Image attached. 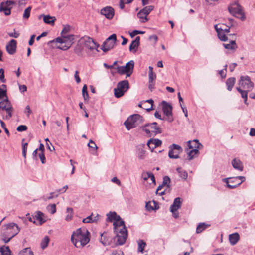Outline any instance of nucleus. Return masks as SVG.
Segmentation results:
<instances>
[{"label":"nucleus","instance_id":"aec40b11","mask_svg":"<svg viewBox=\"0 0 255 255\" xmlns=\"http://www.w3.org/2000/svg\"><path fill=\"white\" fill-rule=\"evenodd\" d=\"M101 14L108 19H112L114 14V9L111 7H106L101 10Z\"/></svg>","mask_w":255,"mask_h":255},{"label":"nucleus","instance_id":"dca6fc26","mask_svg":"<svg viewBox=\"0 0 255 255\" xmlns=\"http://www.w3.org/2000/svg\"><path fill=\"white\" fill-rule=\"evenodd\" d=\"M181 198L180 197H177L174 199L173 203L170 206V211L172 213L173 216L175 218H177L179 217L177 210L181 207Z\"/></svg>","mask_w":255,"mask_h":255},{"label":"nucleus","instance_id":"6e6d98bb","mask_svg":"<svg viewBox=\"0 0 255 255\" xmlns=\"http://www.w3.org/2000/svg\"><path fill=\"white\" fill-rule=\"evenodd\" d=\"M117 72L120 74H126L127 75L126 70H125L124 66H118L117 67Z\"/></svg>","mask_w":255,"mask_h":255},{"label":"nucleus","instance_id":"72a5a7b5","mask_svg":"<svg viewBox=\"0 0 255 255\" xmlns=\"http://www.w3.org/2000/svg\"><path fill=\"white\" fill-rule=\"evenodd\" d=\"M236 79L234 77L228 78L226 81V85L227 86V89L229 91H231L233 87L234 86L235 83Z\"/></svg>","mask_w":255,"mask_h":255},{"label":"nucleus","instance_id":"0eeeda50","mask_svg":"<svg viewBox=\"0 0 255 255\" xmlns=\"http://www.w3.org/2000/svg\"><path fill=\"white\" fill-rule=\"evenodd\" d=\"M142 122V117L139 114L130 116L124 122L127 129L130 130L139 125Z\"/></svg>","mask_w":255,"mask_h":255},{"label":"nucleus","instance_id":"774afa93","mask_svg":"<svg viewBox=\"0 0 255 255\" xmlns=\"http://www.w3.org/2000/svg\"><path fill=\"white\" fill-rule=\"evenodd\" d=\"M111 181L113 183H116L119 186H120L121 184V181L116 177H114L111 179Z\"/></svg>","mask_w":255,"mask_h":255},{"label":"nucleus","instance_id":"2f4dec72","mask_svg":"<svg viewBox=\"0 0 255 255\" xmlns=\"http://www.w3.org/2000/svg\"><path fill=\"white\" fill-rule=\"evenodd\" d=\"M199 153V150L197 149H189L187 151L188 159L189 160L193 159L196 157V155Z\"/></svg>","mask_w":255,"mask_h":255},{"label":"nucleus","instance_id":"c03bdc74","mask_svg":"<svg viewBox=\"0 0 255 255\" xmlns=\"http://www.w3.org/2000/svg\"><path fill=\"white\" fill-rule=\"evenodd\" d=\"M59 194L58 193V192H57V190H56L55 192L50 193L49 196H46H46H44L43 197V199L44 201H47V200H50V199H53L54 197H58Z\"/></svg>","mask_w":255,"mask_h":255},{"label":"nucleus","instance_id":"338daca9","mask_svg":"<svg viewBox=\"0 0 255 255\" xmlns=\"http://www.w3.org/2000/svg\"><path fill=\"white\" fill-rule=\"evenodd\" d=\"M110 255H124V254L121 250H115Z\"/></svg>","mask_w":255,"mask_h":255},{"label":"nucleus","instance_id":"2eb2a0df","mask_svg":"<svg viewBox=\"0 0 255 255\" xmlns=\"http://www.w3.org/2000/svg\"><path fill=\"white\" fill-rule=\"evenodd\" d=\"M182 151L181 147L178 145L173 144L169 147L168 156L172 159H177L179 157V154Z\"/></svg>","mask_w":255,"mask_h":255},{"label":"nucleus","instance_id":"e433bc0d","mask_svg":"<svg viewBox=\"0 0 255 255\" xmlns=\"http://www.w3.org/2000/svg\"><path fill=\"white\" fill-rule=\"evenodd\" d=\"M19 255H34L30 248H25L19 253Z\"/></svg>","mask_w":255,"mask_h":255},{"label":"nucleus","instance_id":"603ef678","mask_svg":"<svg viewBox=\"0 0 255 255\" xmlns=\"http://www.w3.org/2000/svg\"><path fill=\"white\" fill-rule=\"evenodd\" d=\"M31 7L30 6H29L24 11V13L23 15V17L24 19H28L30 14V11H31Z\"/></svg>","mask_w":255,"mask_h":255},{"label":"nucleus","instance_id":"473e14b6","mask_svg":"<svg viewBox=\"0 0 255 255\" xmlns=\"http://www.w3.org/2000/svg\"><path fill=\"white\" fill-rule=\"evenodd\" d=\"M236 89L240 93L241 97L244 99V103L247 104L248 91H249L246 89H242L240 87H237Z\"/></svg>","mask_w":255,"mask_h":255},{"label":"nucleus","instance_id":"69168bd1","mask_svg":"<svg viewBox=\"0 0 255 255\" xmlns=\"http://www.w3.org/2000/svg\"><path fill=\"white\" fill-rule=\"evenodd\" d=\"M74 77L77 83H79L81 81V79L79 76V72L78 71L75 72Z\"/></svg>","mask_w":255,"mask_h":255},{"label":"nucleus","instance_id":"c9c22d12","mask_svg":"<svg viewBox=\"0 0 255 255\" xmlns=\"http://www.w3.org/2000/svg\"><path fill=\"white\" fill-rule=\"evenodd\" d=\"M149 83L154 82L156 79V75L153 71V67L152 66L149 67Z\"/></svg>","mask_w":255,"mask_h":255},{"label":"nucleus","instance_id":"7ed1b4c3","mask_svg":"<svg viewBox=\"0 0 255 255\" xmlns=\"http://www.w3.org/2000/svg\"><path fill=\"white\" fill-rule=\"evenodd\" d=\"M89 232L85 228H79L74 231L71 235V240L78 248L83 247L89 241Z\"/></svg>","mask_w":255,"mask_h":255},{"label":"nucleus","instance_id":"4d7b16f0","mask_svg":"<svg viewBox=\"0 0 255 255\" xmlns=\"http://www.w3.org/2000/svg\"><path fill=\"white\" fill-rule=\"evenodd\" d=\"M38 157L42 164H44L46 162V158L44 152H39L38 153Z\"/></svg>","mask_w":255,"mask_h":255},{"label":"nucleus","instance_id":"412c9836","mask_svg":"<svg viewBox=\"0 0 255 255\" xmlns=\"http://www.w3.org/2000/svg\"><path fill=\"white\" fill-rule=\"evenodd\" d=\"M162 144V141L158 139H150L147 142L148 147L153 150L157 147L160 146Z\"/></svg>","mask_w":255,"mask_h":255},{"label":"nucleus","instance_id":"bf43d9fd","mask_svg":"<svg viewBox=\"0 0 255 255\" xmlns=\"http://www.w3.org/2000/svg\"><path fill=\"white\" fill-rule=\"evenodd\" d=\"M88 146L89 148H94L96 150L98 149V147L97 146L96 144L92 140H90L89 143L88 144Z\"/></svg>","mask_w":255,"mask_h":255},{"label":"nucleus","instance_id":"37998d69","mask_svg":"<svg viewBox=\"0 0 255 255\" xmlns=\"http://www.w3.org/2000/svg\"><path fill=\"white\" fill-rule=\"evenodd\" d=\"M44 216L43 213L40 211L36 213L35 217L40 222V224L45 222V220L43 219Z\"/></svg>","mask_w":255,"mask_h":255},{"label":"nucleus","instance_id":"864d4df0","mask_svg":"<svg viewBox=\"0 0 255 255\" xmlns=\"http://www.w3.org/2000/svg\"><path fill=\"white\" fill-rule=\"evenodd\" d=\"M142 108L149 111L152 109V106L148 105V103L146 102L142 101Z\"/></svg>","mask_w":255,"mask_h":255},{"label":"nucleus","instance_id":"a18cd8bd","mask_svg":"<svg viewBox=\"0 0 255 255\" xmlns=\"http://www.w3.org/2000/svg\"><path fill=\"white\" fill-rule=\"evenodd\" d=\"M82 95L85 101L88 100L89 95L87 92V87L86 85H84L82 88Z\"/></svg>","mask_w":255,"mask_h":255},{"label":"nucleus","instance_id":"6e6552de","mask_svg":"<svg viewBox=\"0 0 255 255\" xmlns=\"http://www.w3.org/2000/svg\"><path fill=\"white\" fill-rule=\"evenodd\" d=\"M224 24H216L214 28L217 33L219 39L222 41H227L228 40L227 34L230 32V26H228V29H224Z\"/></svg>","mask_w":255,"mask_h":255},{"label":"nucleus","instance_id":"bb28decb","mask_svg":"<svg viewBox=\"0 0 255 255\" xmlns=\"http://www.w3.org/2000/svg\"><path fill=\"white\" fill-rule=\"evenodd\" d=\"M223 46L226 49L232 50L233 52L236 51L237 49V45L235 40H231L228 44H223Z\"/></svg>","mask_w":255,"mask_h":255},{"label":"nucleus","instance_id":"a878e982","mask_svg":"<svg viewBox=\"0 0 255 255\" xmlns=\"http://www.w3.org/2000/svg\"><path fill=\"white\" fill-rule=\"evenodd\" d=\"M84 46L82 42L81 39L78 41L77 44L74 48V52L79 56H82L84 50Z\"/></svg>","mask_w":255,"mask_h":255},{"label":"nucleus","instance_id":"393cba45","mask_svg":"<svg viewBox=\"0 0 255 255\" xmlns=\"http://www.w3.org/2000/svg\"><path fill=\"white\" fill-rule=\"evenodd\" d=\"M140 37L137 36L135 40L132 41L129 45V50L130 51L136 52L137 50L138 47L139 45Z\"/></svg>","mask_w":255,"mask_h":255},{"label":"nucleus","instance_id":"79ce46f5","mask_svg":"<svg viewBox=\"0 0 255 255\" xmlns=\"http://www.w3.org/2000/svg\"><path fill=\"white\" fill-rule=\"evenodd\" d=\"M124 93V91H122L118 86H117V88L114 89V95L116 98H120L122 97Z\"/></svg>","mask_w":255,"mask_h":255},{"label":"nucleus","instance_id":"f704fd0d","mask_svg":"<svg viewBox=\"0 0 255 255\" xmlns=\"http://www.w3.org/2000/svg\"><path fill=\"white\" fill-rule=\"evenodd\" d=\"M176 171L180 178L184 180H186L187 179L188 177V173L185 170H183L181 167H178L176 169Z\"/></svg>","mask_w":255,"mask_h":255},{"label":"nucleus","instance_id":"c756f323","mask_svg":"<svg viewBox=\"0 0 255 255\" xmlns=\"http://www.w3.org/2000/svg\"><path fill=\"white\" fill-rule=\"evenodd\" d=\"M55 20V17H52L49 15H43V21L46 24L53 25Z\"/></svg>","mask_w":255,"mask_h":255},{"label":"nucleus","instance_id":"c85d7f7f","mask_svg":"<svg viewBox=\"0 0 255 255\" xmlns=\"http://www.w3.org/2000/svg\"><path fill=\"white\" fill-rule=\"evenodd\" d=\"M239 235L237 233L230 235L229 237L230 242L233 245H235L237 243L239 240Z\"/></svg>","mask_w":255,"mask_h":255},{"label":"nucleus","instance_id":"ddd939ff","mask_svg":"<svg viewBox=\"0 0 255 255\" xmlns=\"http://www.w3.org/2000/svg\"><path fill=\"white\" fill-rule=\"evenodd\" d=\"M81 42L84 44L85 48L91 50L96 49L98 51L97 48L99 47V45L90 37L85 36L82 37L81 38Z\"/></svg>","mask_w":255,"mask_h":255},{"label":"nucleus","instance_id":"9b49d317","mask_svg":"<svg viewBox=\"0 0 255 255\" xmlns=\"http://www.w3.org/2000/svg\"><path fill=\"white\" fill-rule=\"evenodd\" d=\"M143 130L147 134L153 133L155 134L161 133L160 128L157 126L156 122L146 124L143 127Z\"/></svg>","mask_w":255,"mask_h":255},{"label":"nucleus","instance_id":"a211bd4d","mask_svg":"<svg viewBox=\"0 0 255 255\" xmlns=\"http://www.w3.org/2000/svg\"><path fill=\"white\" fill-rule=\"evenodd\" d=\"M163 112L168 118V121L172 122L173 121V118L172 117V107L171 105L167 103V102L163 101V107H162Z\"/></svg>","mask_w":255,"mask_h":255},{"label":"nucleus","instance_id":"de8ad7c7","mask_svg":"<svg viewBox=\"0 0 255 255\" xmlns=\"http://www.w3.org/2000/svg\"><path fill=\"white\" fill-rule=\"evenodd\" d=\"M137 154L139 159H144L145 157V151L142 148H139L138 149Z\"/></svg>","mask_w":255,"mask_h":255},{"label":"nucleus","instance_id":"4468645a","mask_svg":"<svg viewBox=\"0 0 255 255\" xmlns=\"http://www.w3.org/2000/svg\"><path fill=\"white\" fill-rule=\"evenodd\" d=\"M239 85L240 88L242 87V89L248 91L251 90L254 87V84L248 76H241L239 82Z\"/></svg>","mask_w":255,"mask_h":255},{"label":"nucleus","instance_id":"58836bf2","mask_svg":"<svg viewBox=\"0 0 255 255\" xmlns=\"http://www.w3.org/2000/svg\"><path fill=\"white\" fill-rule=\"evenodd\" d=\"M209 226L208 225L204 223H200L197 227L196 233H200Z\"/></svg>","mask_w":255,"mask_h":255},{"label":"nucleus","instance_id":"ea45409f","mask_svg":"<svg viewBox=\"0 0 255 255\" xmlns=\"http://www.w3.org/2000/svg\"><path fill=\"white\" fill-rule=\"evenodd\" d=\"M49 240H50L48 236H46L44 237L41 242V247L42 249H44L47 247L49 242Z\"/></svg>","mask_w":255,"mask_h":255},{"label":"nucleus","instance_id":"09e8293b","mask_svg":"<svg viewBox=\"0 0 255 255\" xmlns=\"http://www.w3.org/2000/svg\"><path fill=\"white\" fill-rule=\"evenodd\" d=\"M137 17L142 23L146 22L148 20L146 15L140 11L137 13Z\"/></svg>","mask_w":255,"mask_h":255},{"label":"nucleus","instance_id":"f257e3e1","mask_svg":"<svg viewBox=\"0 0 255 255\" xmlns=\"http://www.w3.org/2000/svg\"><path fill=\"white\" fill-rule=\"evenodd\" d=\"M107 220L109 221H114L113 225L114 231L117 238L118 244H124L128 237V231L125 227L124 222L115 212H110L107 214Z\"/></svg>","mask_w":255,"mask_h":255},{"label":"nucleus","instance_id":"5701e85b","mask_svg":"<svg viewBox=\"0 0 255 255\" xmlns=\"http://www.w3.org/2000/svg\"><path fill=\"white\" fill-rule=\"evenodd\" d=\"M188 146L189 149H197L199 150L202 147V145L197 140H194L193 141H189L188 142Z\"/></svg>","mask_w":255,"mask_h":255},{"label":"nucleus","instance_id":"4c0bfd02","mask_svg":"<svg viewBox=\"0 0 255 255\" xmlns=\"http://www.w3.org/2000/svg\"><path fill=\"white\" fill-rule=\"evenodd\" d=\"M6 85L2 84L0 87V99L6 97Z\"/></svg>","mask_w":255,"mask_h":255},{"label":"nucleus","instance_id":"f03ea898","mask_svg":"<svg viewBox=\"0 0 255 255\" xmlns=\"http://www.w3.org/2000/svg\"><path fill=\"white\" fill-rule=\"evenodd\" d=\"M70 27L68 25L64 26L61 31V36L57 37L50 41L54 44L55 47L60 50L66 51L69 49L74 42V35L69 34Z\"/></svg>","mask_w":255,"mask_h":255},{"label":"nucleus","instance_id":"9d476101","mask_svg":"<svg viewBox=\"0 0 255 255\" xmlns=\"http://www.w3.org/2000/svg\"><path fill=\"white\" fill-rule=\"evenodd\" d=\"M245 180V177L244 176H237L226 179L225 180L229 188L234 189L239 186Z\"/></svg>","mask_w":255,"mask_h":255},{"label":"nucleus","instance_id":"3c124183","mask_svg":"<svg viewBox=\"0 0 255 255\" xmlns=\"http://www.w3.org/2000/svg\"><path fill=\"white\" fill-rule=\"evenodd\" d=\"M133 0H120L119 7L121 9H123L125 4L131 3Z\"/></svg>","mask_w":255,"mask_h":255},{"label":"nucleus","instance_id":"f3484780","mask_svg":"<svg viewBox=\"0 0 255 255\" xmlns=\"http://www.w3.org/2000/svg\"><path fill=\"white\" fill-rule=\"evenodd\" d=\"M141 178L144 181H147L148 179H150L151 182H149V184L152 187H154L156 185L155 177L151 172L143 171L141 174ZM143 183L145 184V182Z\"/></svg>","mask_w":255,"mask_h":255},{"label":"nucleus","instance_id":"39448f33","mask_svg":"<svg viewBox=\"0 0 255 255\" xmlns=\"http://www.w3.org/2000/svg\"><path fill=\"white\" fill-rule=\"evenodd\" d=\"M13 112V108L7 98L0 102V114L2 116L3 119H10Z\"/></svg>","mask_w":255,"mask_h":255},{"label":"nucleus","instance_id":"6ab92c4d","mask_svg":"<svg viewBox=\"0 0 255 255\" xmlns=\"http://www.w3.org/2000/svg\"><path fill=\"white\" fill-rule=\"evenodd\" d=\"M16 41L11 39L6 45V48L7 52L11 55L14 54L16 49Z\"/></svg>","mask_w":255,"mask_h":255},{"label":"nucleus","instance_id":"cd10ccee","mask_svg":"<svg viewBox=\"0 0 255 255\" xmlns=\"http://www.w3.org/2000/svg\"><path fill=\"white\" fill-rule=\"evenodd\" d=\"M117 86L125 93L129 88V83L128 80H123L119 82Z\"/></svg>","mask_w":255,"mask_h":255},{"label":"nucleus","instance_id":"b1692460","mask_svg":"<svg viewBox=\"0 0 255 255\" xmlns=\"http://www.w3.org/2000/svg\"><path fill=\"white\" fill-rule=\"evenodd\" d=\"M232 165L233 168L240 171L243 170V165L242 162L238 158H234L232 161Z\"/></svg>","mask_w":255,"mask_h":255},{"label":"nucleus","instance_id":"423d86ee","mask_svg":"<svg viewBox=\"0 0 255 255\" xmlns=\"http://www.w3.org/2000/svg\"><path fill=\"white\" fill-rule=\"evenodd\" d=\"M228 9L229 13L234 17L244 21L246 19L244 12L242 6L238 1H234L228 5Z\"/></svg>","mask_w":255,"mask_h":255},{"label":"nucleus","instance_id":"13d9d810","mask_svg":"<svg viewBox=\"0 0 255 255\" xmlns=\"http://www.w3.org/2000/svg\"><path fill=\"white\" fill-rule=\"evenodd\" d=\"M27 129V127L25 125H20L17 128V130L19 132L25 131Z\"/></svg>","mask_w":255,"mask_h":255},{"label":"nucleus","instance_id":"e2e57ef3","mask_svg":"<svg viewBox=\"0 0 255 255\" xmlns=\"http://www.w3.org/2000/svg\"><path fill=\"white\" fill-rule=\"evenodd\" d=\"M28 144L25 143L22 145V154L24 158L26 157V150Z\"/></svg>","mask_w":255,"mask_h":255},{"label":"nucleus","instance_id":"5fc2aeb1","mask_svg":"<svg viewBox=\"0 0 255 255\" xmlns=\"http://www.w3.org/2000/svg\"><path fill=\"white\" fill-rule=\"evenodd\" d=\"M0 80L2 83H5L6 82V79L4 77V71L3 68L0 69Z\"/></svg>","mask_w":255,"mask_h":255},{"label":"nucleus","instance_id":"4be33fe9","mask_svg":"<svg viewBox=\"0 0 255 255\" xmlns=\"http://www.w3.org/2000/svg\"><path fill=\"white\" fill-rule=\"evenodd\" d=\"M134 65V61L133 60H131L124 66V68L125 70H126L127 71V77H129L132 73Z\"/></svg>","mask_w":255,"mask_h":255},{"label":"nucleus","instance_id":"20e7f679","mask_svg":"<svg viewBox=\"0 0 255 255\" xmlns=\"http://www.w3.org/2000/svg\"><path fill=\"white\" fill-rule=\"evenodd\" d=\"M4 231L2 234V239L7 243L16 235L20 231V228L15 223H10L5 225Z\"/></svg>","mask_w":255,"mask_h":255},{"label":"nucleus","instance_id":"680f3d73","mask_svg":"<svg viewBox=\"0 0 255 255\" xmlns=\"http://www.w3.org/2000/svg\"><path fill=\"white\" fill-rule=\"evenodd\" d=\"M144 33V32L135 30L130 33V35L131 37H133L134 36L138 34H143Z\"/></svg>","mask_w":255,"mask_h":255},{"label":"nucleus","instance_id":"052dcab7","mask_svg":"<svg viewBox=\"0 0 255 255\" xmlns=\"http://www.w3.org/2000/svg\"><path fill=\"white\" fill-rule=\"evenodd\" d=\"M170 182V179L168 176H165L163 178V185L168 186Z\"/></svg>","mask_w":255,"mask_h":255},{"label":"nucleus","instance_id":"0e129e2a","mask_svg":"<svg viewBox=\"0 0 255 255\" xmlns=\"http://www.w3.org/2000/svg\"><path fill=\"white\" fill-rule=\"evenodd\" d=\"M24 113H26L27 117H29V115L30 114H31L32 111L29 105L26 106L25 107Z\"/></svg>","mask_w":255,"mask_h":255},{"label":"nucleus","instance_id":"8fccbe9b","mask_svg":"<svg viewBox=\"0 0 255 255\" xmlns=\"http://www.w3.org/2000/svg\"><path fill=\"white\" fill-rule=\"evenodd\" d=\"M46 208L47 211L52 214H54L56 211V205L55 204L48 205Z\"/></svg>","mask_w":255,"mask_h":255},{"label":"nucleus","instance_id":"49530a36","mask_svg":"<svg viewBox=\"0 0 255 255\" xmlns=\"http://www.w3.org/2000/svg\"><path fill=\"white\" fill-rule=\"evenodd\" d=\"M154 7L152 5H149L145 7L142 10H140L141 12H142L144 13L146 16L149 14V13L153 9Z\"/></svg>","mask_w":255,"mask_h":255},{"label":"nucleus","instance_id":"1a4fd4ad","mask_svg":"<svg viewBox=\"0 0 255 255\" xmlns=\"http://www.w3.org/2000/svg\"><path fill=\"white\" fill-rule=\"evenodd\" d=\"M117 38L116 35L113 34L110 35L102 45L101 49L106 52L114 47Z\"/></svg>","mask_w":255,"mask_h":255},{"label":"nucleus","instance_id":"7c9ffc66","mask_svg":"<svg viewBox=\"0 0 255 255\" xmlns=\"http://www.w3.org/2000/svg\"><path fill=\"white\" fill-rule=\"evenodd\" d=\"M99 218V215H97V216L95 217H93V214H92L90 216H88L87 217L83 219V222L84 223H89L92 222H96Z\"/></svg>","mask_w":255,"mask_h":255},{"label":"nucleus","instance_id":"a19ab883","mask_svg":"<svg viewBox=\"0 0 255 255\" xmlns=\"http://www.w3.org/2000/svg\"><path fill=\"white\" fill-rule=\"evenodd\" d=\"M146 245V243L143 240H139L138 241V251L142 253Z\"/></svg>","mask_w":255,"mask_h":255},{"label":"nucleus","instance_id":"f8f14e48","mask_svg":"<svg viewBox=\"0 0 255 255\" xmlns=\"http://www.w3.org/2000/svg\"><path fill=\"white\" fill-rule=\"evenodd\" d=\"M18 0H7L2 2L0 5V11L4 13L5 15H9L11 13V9L14 5L17 4Z\"/></svg>","mask_w":255,"mask_h":255}]
</instances>
